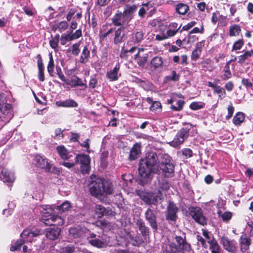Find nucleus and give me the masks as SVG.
Returning a JSON list of instances; mask_svg holds the SVG:
<instances>
[{"label": "nucleus", "instance_id": "1", "mask_svg": "<svg viewBox=\"0 0 253 253\" xmlns=\"http://www.w3.org/2000/svg\"><path fill=\"white\" fill-rule=\"evenodd\" d=\"M158 156L154 152H151L144 159H141L138 168L139 180L141 185H144L151 179L152 172L160 173L161 171L166 176H171L174 172V166L170 163V157L165 156L160 164H159Z\"/></svg>", "mask_w": 253, "mask_h": 253}, {"label": "nucleus", "instance_id": "2", "mask_svg": "<svg viewBox=\"0 0 253 253\" xmlns=\"http://www.w3.org/2000/svg\"><path fill=\"white\" fill-rule=\"evenodd\" d=\"M37 210L42 214L40 220L45 225L60 226L64 224V220L61 216L53 214V208L52 206L41 205L37 206Z\"/></svg>", "mask_w": 253, "mask_h": 253}, {"label": "nucleus", "instance_id": "3", "mask_svg": "<svg viewBox=\"0 0 253 253\" xmlns=\"http://www.w3.org/2000/svg\"><path fill=\"white\" fill-rule=\"evenodd\" d=\"M89 191L91 195L100 199L107 195L112 193L113 186L107 181L100 178H96L90 186Z\"/></svg>", "mask_w": 253, "mask_h": 253}, {"label": "nucleus", "instance_id": "4", "mask_svg": "<svg viewBox=\"0 0 253 253\" xmlns=\"http://www.w3.org/2000/svg\"><path fill=\"white\" fill-rule=\"evenodd\" d=\"M90 158L87 155L80 154L74 156L71 162L64 161L62 165L64 167L71 169L77 165H80V169L83 173H88L90 170Z\"/></svg>", "mask_w": 253, "mask_h": 253}, {"label": "nucleus", "instance_id": "5", "mask_svg": "<svg viewBox=\"0 0 253 253\" xmlns=\"http://www.w3.org/2000/svg\"><path fill=\"white\" fill-rule=\"evenodd\" d=\"M41 234V231L37 228L26 229L21 234V239L15 242L10 248L11 251L20 250L21 246L25 242H32L34 238Z\"/></svg>", "mask_w": 253, "mask_h": 253}, {"label": "nucleus", "instance_id": "6", "mask_svg": "<svg viewBox=\"0 0 253 253\" xmlns=\"http://www.w3.org/2000/svg\"><path fill=\"white\" fill-rule=\"evenodd\" d=\"M181 25H178L175 22L170 23L166 25L164 28L160 29V34L156 36V40L163 41L174 36L179 30Z\"/></svg>", "mask_w": 253, "mask_h": 253}, {"label": "nucleus", "instance_id": "7", "mask_svg": "<svg viewBox=\"0 0 253 253\" xmlns=\"http://www.w3.org/2000/svg\"><path fill=\"white\" fill-rule=\"evenodd\" d=\"M137 195L145 203L148 205H155L158 200L164 199V196L160 190L155 192H147L142 191H138Z\"/></svg>", "mask_w": 253, "mask_h": 253}, {"label": "nucleus", "instance_id": "8", "mask_svg": "<svg viewBox=\"0 0 253 253\" xmlns=\"http://www.w3.org/2000/svg\"><path fill=\"white\" fill-rule=\"evenodd\" d=\"M190 128L187 127L182 128L176 133L172 141L169 142L170 146L173 147H177L188 138Z\"/></svg>", "mask_w": 253, "mask_h": 253}, {"label": "nucleus", "instance_id": "9", "mask_svg": "<svg viewBox=\"0 0 253 253\" xmlns=\"http://www.w3.org/2000/svg\"><path fill=\"white\" fill-rule=\"evenodd\" d=\"M34 160L35 165L38 167L44 169L47 171L54 172L56 169L48 159L41 155H36Z\"/></svg>", "mask_w": 253, "mask_h": 253}, {"label": "nucleus", "instance_id": "10", "mask_svg": "<svg viewBox=\"0 0 253 253\" xmlns=\"http://www.w3.org/2000/svg\"><path fill=\"white\" fill-rule=\"evenodd\" d=\"M174 239L181 253H193L191 245L187 242L184 233H183L182 236L175 235Z\"/></svg>", "mask_w": 253, "mask_h": 253}, {"label": "nucleus", "instance_id": "11", "mask_svg": "<svg viewBox=\"0 0 253 253\" xmlns=\"http://www.w3.org/2000/svg\"><path fill=\"white\" fill-rule=\"evenodd\" d=\"M13 117L11 106L8 103L0 104V121L8 122Z\"/></svg>", "mask_w": 253, "mask_h": 253}, {"label": "nucleus", "instance_id": "12", "mask_svg": "<svg viewBox=\"0 0 253 253\" xmlns=\"http://www.w3.org/2000/svg\"><path fill=\"white\" fill-rule=\"evenodd\" d=\"M190 214L195 221L199 224L202 225L207 224V218L203 215L202 210L200 208H191L190 209Z\"/></svg>", "mask_w": 253, "mask_h": 253}, {"label": "nucleus", "instance_id": "13", "mask_svg": "<svg viewBox=\"0 0 253 253\" xmlns=\"http://www.w3.org/2000/svg\"><path fill=\"white\" fill-rule=\"evenodd\" d=\"M220 243L225 250L231 253H235L237 250V242L234 240L228 239L227 237H221Z\"/></svg>", "mask_w": 253, "mask_h": 253}, {"label": "nucleus", "instance_id": "14", "mask_svg": "<svg viewBox=\"0 0 253 253\" xmlns=\"http://www.w3.org/2000/svg\"><path fill=\"white\" fill-rule=\"evenodd\" d=\"M0 179L7 185L10 186L14 181L15 176L13 172L2 168L0 172Z\"/></svg>", "mask_w": 253, "mask_h": 253}, {"label": "nucleus", "instance_id": "15", "mask_svg": "<svg viewBox=\"0 0 253 253\" xmlns=\"http://www.w3.org/2000/svg\"><path fill=\"white\" fill-rule=\"evenodd\" d=\"M56 150L61 158L63 159L64 161L71 162V160L73 159L74 156L72 153L68 151L64 146L60 145L57 146Z\"/></svg>", "mask_w": 253, "mask_h": 253}, {"label": "nucleus", "instance_id": "16", "mask_svg": "<svg viewBox=\"0 0 253 253\" xmlns=\"http://www.w3.org/2000/svg\"><path fill=\"white\" fill-rule=\"evenodd\" d=\"M145 215L146 220L149 222L152 228L156 230L158 228V225L156 222V215L153 211L149 209L145 212Z\"/></svg>", "mask_w": 253, "mask_h": 253}, {"label": "nucleus", "instance_id": "17", "mask_svg": "<svg viewBox=\"0 0 253 253\" xmlns=\"http://www.w3.org/2000/svg\"><path fill=\"white\" fill-rule=\"evenodd\" d=\"M120 66L119 64H116L112 70H110L106 74L107 78L110 81H115L118 80L121 76L120 71Z\"/></svg>", "mask_w": 253, "mask_h": 253}, {"label": "nucleus", "instance_id": "18", "mask_svg": "<svg viewBox=\"0 0 253 253\" xmlns=\"http://www.w3.org/2000/svg\"><path fill=\"white\" fill-rule=\"evenodd\" d=\"M178 211V208L176 205L171 202H170L168 206V210L167 215V218L171 221H174L176 218V213Z\"/></svg>", "mask_w": 253, "mask_h": 253}, {"label": "nucleus", "instance_id": "19", "mask_svg": "<svg viewBox=\"0 0 253 253\" xmlns=\"http://www.w3.org/2000/svg\"><path fill=\"white\" fill-rule=\"evenodd\" d=\"M124 14L121 12L116 13L112 18V21L115 25L121 26L125 24L126 22L129 21L128 18H126Z\"/></svg>", "mask_w": 253, "mask_h": 253}, {"label": "nucleus", "instance_id": "20", "mask_svg": "<svg viewBox=\"0 0 253 253\" xmlns=\"http://www.w3.org/2000/svg\"><path fill=\"white\" fill-rule=\"evenodd\" d=\"M61 230L58 228H48L46 229V237L51 240L57 239L60 234Z\"/></svg>", "mask_w": 253, "mask_h": 253}, {"label": "nucleus", "instance_id": "21", "mask_svg": "<svg viewBox=\"0 0 253 253\" xmlns=\"http://www.w3.org/2000/svg\"><path fill=\"white\" fill-rule=\"evenodd\" d=\"M178 249L176 244L174 242H170L168 245L163 247V253H181Z\"/></svg>", "mask_w": 253, "mask_h": 253}, {"label": "nucleus", "instance_id": "22", "mask_svg": "<svg viewBox=\"0 0 253 253\" xmlns=\"http://www.w3.org/2000/svg\"><path fill=\"white\" fill-rule=\"evenodd\" d=\"M140 149L141 146L140 144L137 143L134 144L130 152L129 160H134L137 159L140 154Z\"/></svg>", "mask_w": 253, "mask_h": 253}, {"label": "nucleus", "instance_id": "23", "mask_svg": "<svg viewBox=\"0 0 253 253\" xmlns=\"http://www.w3.org/2000/svg\"><path fill=\"white\" fill-rule=\"evenodd\" d=\"M241 249L243 252L247 251L251 244L250 239L246 235H242L240 238Z\"/></svg>", "mask_w": 253, "mask_h": 253}, {"label": "nucleus", "instance_id": "24", "mask_svg": "<svg viewBox=\"0 0 253 253\" xmlns=\"http://www.w3.org/2000/svg\"><path fill=\"white\" fill-rule=\"evenodd\" d=\"M67 84L70 85L72 87L78 86H83L85 85L82 79L76 76H73L70 80H68Z\"/></svg>", "mask_w": 253, "mask_h": 253}, {"label": "nucleus", "instance_id": "25", "mask_svg": "<svg viewBox=\"0 0 253 253\" xmlns=\"http://www.w3.org/2000/svg\"><path fill=\"white\" fill-rule=\"evenodd\" d=\"M136 225L143 236L146 237L149 234L148 228L145 226L144 222L140 219L136 221Z\"/></svg>", "mask_w": 253, "mask_h": 253}, {"label": "nucleus", "instance_id": "26", "mask_svg": "<svg viewBox=\"0 0 253 253\" xmlns=\"http://www.w3.org/2000/svg\"><path fill=\"white\" fill-rule=\"evenodd\" d=\"M114 31L115 32L114 42L115 44H117L122 41L124 34L122 33V28L121 27L117 29H113Z\"/></svg>", "mask_w": 253, "mask_h": 253}, {"label": "nucleus", "instance_id": "27", "mask_svg": "<svg viewBox=\"0 0 253 253\" xmlns=\"http://www.w3.org/2000/svg\"><path fill=\"white\" fill-rule=\"evenodd\" d=\"M69 231L70 236L75 238L81 237L84 235V231L79 227L70 228Z\"/></svg>", "mask_w": 253, "mask_h": 253}, {"label": "nucleus", "instance_id": "28", "mask_svg": "<svg viewBox=\"0 0 253 253\" xmlns=\"http://www.w3.org/2000/svg\"><path fill=\"white\" fill-rule=\"evenodd\" d=\"M137 6L135 5H126L125 7V10L123 12L124 15L128 18L129 20H130L131 18V14L135 11L136 10Z\"/></svg>", "mask_w": 253, "mask_h": 253}, {"label": "nucleus", "instance_id": "29", "mask_svg": "<svg viewBox=\"0 0 253 253\" xmlns=\"http://www.w3.org/2000/svg\"><path fill=\"white\" fill-rule=\"evenodd\" d=\"M90 55V51L87 46H84L82 50L80 58V62L81 63L85 64L88 61Z\"/></svg>", "mask_w": 253, "mask_h": 253}, {"label": "nucleus", "instance_id": "30", "mask_svg": "<svg viewBox=\"0 0 253 253\" xmlns=\"http://www.w3.org/2000/svg\"><path fill=\"white\" fill-rule=\"evenodd\" d=\"M175 10L178 14L184 15L189 10V6L186 4L180 3L176 5Z\"/></svg>", "mask_w": 253, "mask_h": 253}, {"label": "nucleus", "instance_id": "31", "mask_svg": "<svg viewBox=\"0 0 253 253\" xmlns=\"http://www.w3.org/2000/svg\"><path fill=\"white\" fill-rule=\"evenodd\" d=\"M95 214L98 218H101L107 213L106 209L102 206L97 205L94 208Z\"/></svg>", "mask_w": 253, "mask_h": 253}, {"label": "nucleus", "instance_id": "32", "mask_svg": "<svg viewBox=\"0 0 253 253\" xmlns=\"http://www.w3.org/2000/svg\"><path fill=\"white\" fill-rule=\"evenodd\" d=\"M244 114L242 112H239L234 117L233 123L235 125L238 126L241 125L244 121Z\"/></svg>", "mask_w": 253, "mask_h": 253}, {"label": "nucleus", "instance_id": "33", "mask_svg": "<svg viewBox=\"0 0 253 253\" xmlns=\"http://www.w3.org/2000/svg\"><path fill=\"white\" fill-rule=\"evenodd\" d=\"M209 244L211 253H220V247L215 239H212V241L209 242Z\"/></svg>", "mask_w": 253, "mask_h": 253}, {"label": "nucleus", "instance_id": "34", "mask_svg": "<svg viewBox=\"0 0 253 253\" xmlns=\"http://www.w3.org/2000/svg\"><path fill=\"white\" fill-rule=\"evenodd\" d=\"M163 60L161 57H154L151 61V64L154 68H158L162 66Z\"/></svg>", "mask_w": 253, "mask_h": 253}, {"label": "nucleus", "instance_id": "35", "mask_svg": "<svg viewBox=\"0 0 253 253\" xmlns=\"http://www.w3.org/2000/svg\"><path fill=\"white\" fill-rule=\"evenodd\" d=\"M144 38V34L141 31H137L132 35V40L134 43H138L140 42Z\"/></svg>", "mask_w": 253, "mask_h": 253}, {"label": "nucleus", "instance_id": "36", "mask_svg": "<svg viewBox=\"0 0 253 253\" xmlns=\"http://www.w3.org/2000/svg\"><path fill=\"white\" fill-rule=\"evenodd\" d=\"M241 32V28L238 25H233L230 27L229 35L230 36H238Z\"/></svg>", "mask_w": 253, "mask_h": 253}, {"label": "nucleus", "instance_id": "37", "mask_svg": "<svg viewBox=\"0 0 253 253\" xmlns=\"http://www.w3.org/2000/svg\"><path fill=\"white\" fill-rule=\"evenodd\" d=\"M54 64L51 53L49 54V61L47 65V71L50 76H52L54 71Z\"/></svg>", "mask_w": 253, "mask_h": 253}, {"label": "nucleus", "instance_id": "38", "mask_svg": "<svg viewBox=\"0 0 253 253\" xmlns=\"http://www.w3.org/2000/svg\"><path fill=\"white\" fill-rule=\"evenodd\" d=\"M150 110L155 113L161 112L162 110L161 103L159 101H154L150 107Z\"/></svg>", "mask_w": 253, "mask_h": 253}, {"label": "nucleus", "instance_id": "39", "mask_svg": "<svg viewBox=\"0 0 253 253\" xmlns=\"http://www.w3.org/2000/svg\"><path fill=\"white\" fill-rule=\"evenodd\" d=\"M253 53V50L246 51L243 54L238 57V62L240 63H243L246 59L248 57H251Z\"/></svg>", "mask_w": 253, "mask_h": 253}, {"label": "nucleus", "instance_id": "40", "mask_svg": "<svg viewBox=\"0 0 253 253\" xmlns=\"http://www.w3.org/2000/svg\"><path fill=\"white\" fill-rule=\"evenodd\" d=\"M75 247L73 245H67L63 246L60 252L62 253H72L75 251Z\"/></svg>", "mask_w": 253, "mask_h": 253}, {"label": "nucleus", "instance_id": "41", "mask_svg": "<svg viewBox=\"0 0 253 253\" xmlns=\"http://www.w3.org/2000/svg\"><path fill=\"white\" fill-rule=\"evenodd\" d=\"M232 75L230 71L229 62L226 63L224 68L223 80H227L231 77Z\"/></svg>", "mask_w": 253, "mask_h": 253}, {"label": "nucleus", "instance_id": "42", "mask_svg": "<svg viewBox=\"0 0 253 253\" xmlns=\"http://www.w3.org/2000/svg\"><path fill=\"white\" fill-rule=\"evenodd\" d=\"M71 208V204L67 201L64 202L60 206L58 207L59 210L62 212L68 211Z\"/></svg>", "mask_w": 253, "mask_h": 253}, {"label": "nucleus", "instance_id": "43", "mask_svg": "<svg viewBox=\"0 0 253 253\" xmlns=\"http://www.w3.org/2000/svg\"><path fill=\"white\" fill-rule=\"evenodd\" d=\"M89 243L94 247L101 248L103 247L104 243L98 239H88Z\"/></svg>", "mask_w": 253, "mask_h": 253}, {"label": "nucleus", "instance_id": "44", "mask_svg": "<svg viewBox=\"0 0 253 253\" xmlns=\"http://www.w3.org/2000/svg\"><path fill=\"white\" fill-rule=\"evenodd\" d=\"M179 79V76L178 74L176 73L175 71H172L171 72V75L169 76H168L165 78V81L166 82L172 81H177Z\"/></svg>", "mask_w": 253, "mask_h": 253}, {"label": "nucleus", "instance_id": "45", "mask_svg": "<svg viewBox=\"0 0 253 253\" xmlns=\"http://www.w3.org/2000/svg\"><path fill=\"white\" fill-rule=\"evenodd\" d=\"M214 92L217 93L220 98H223L225 97L226 92L224 89L219 85L215 87Z\"/></svg>", "mask_w": 253, "mask_h": 253}, {"label": "nucleus", "instance_id": "46", "mask_svg": "<svg viewBox=\"0 0 253 253\" xmlns=\"http://www.w3.org/2000/svg\"><path fill=\"white\" fill-rule=\"evenodd\" d=\"M73 41L72 38L71 37L70 34H63L61 35L60 38V43L62 45H64L66 44V43L68 42Z\"/></svg>", "mask_w": 253, "mask_h": 253}, {"label": "nucleus", "instance_id": "47", "mask_svg": "<svg viewBox=\"0 0 253 253\" xmlns=\"http://www.w3.org/2000/svg\"><path fill=\"white\" fill-rule=\"evenodd\" d=\"M69 24L67 21H62L58 23L57 28L60 32H62L68 29Z\"/></svg>", "mask_w": 253, "mask_h": 253}, {"label": "nucleus", "instance_id": "48", "mask_svg": "<svg viewBox=\"0 0 253 253\" xmlns=\"http://www.w3.org/2000/svg\"><path fill=\"white\" fill-rule=\"evenodd\" d=\"M184 104V101L183 100H179L177 102V106H175L173 105H171L170 108L174 111H179L182 109Z\"/></svg>", "mask_w": 253, "mask_h": 253}, {"label": "nucleus", "instance_id": "49", "mask_svg": "<svg viewBox=\"0 0 253 253\" xmlns=\"http://www.w3.org/2000/svg\"><path fill=\"white\" fill-rule=\"evenodd\" d=\"M80 43L73 44L71 47V52L74 56H78L80 52Z\"/></svg>", "mask_w": 253, "mask_h": 253}, {"label": "nucleus", "instance_id": "50", "mask_svg": "<svg viewBox=\"0 0 253 253\" xmlns=\"http://www.w3.org/2000/svg\"><path fill=\"white\" fill-rule=\"evenodd\" d=\"M59 37H60V36L59 34L56 35L55 36V38L53 39L50 40L49 44H50V46L52 48L55 49L57 47L58 43L59 40Z\"/></svg>", "mask_w": 253, "mask_h": 253}, {"label": "nucleus", "instance_id": "51", "mask_svg": "<svg viewBox=\"0 0 253 253\" xmlns=\"http://www.w3.org/2000/svg\"><path fill=\"white\" fill-rule=\"evenodd\" d=\"M244 45V42L243 40H239L235 42L233 45L232 50H237L240 49Z\"/></svg>", "mask_w": 253, "mask_h": 253}, {"label": "nucleus", "instance_id": "52", "mask_svg": "<svg viewBox=\"0 0 253 253\" xmlns=\"http://www.w3.org/2000/svg\"><path fill=\"white\" fill-rule=\"evenodd\" d=\"M148 58V55L147 54H145L143 56L139 57L137 60V63L140 66H144L147 61Z\"/></svg>", "mask_w": 253, "mask_h": 253}, {"label": "nucleus", "instance_id": "53", "mask_svg": "<svg viewBox=\"0 0 253 253\" xmlns=\"http://www.w3.org/2000/svg\"><path fill=\"white\" fill-rule=\"evenodd\" d=\"M113 32V29L111 28L108 31H107L106 32H103L101 31H100L99 32V39L100 41L102 42L109 35H110L111 33H112Z\"/></svg>", "mask_w": 253, "mask_h": 253}, {"label": "nucleus", "instance_id": "54", "mask_svg": "<svg viewBox=\"0 0 253 253\" xmlns=\"http://www.w3.org/2000/svg\"><path fill=\"white\" fill-rule=\"evenodd\" d=\"M52 136L56 139L60 140L63 137V131L60 128H57L54 131Z\"/></svg>", "mask_w": 253, "mask_h": 253}, {"label": "nucleus", "instance_id": "55", "mask_svg": "<svg viewBox=\"0 0 253 253\" xmlns=\"http://www.w3.org/2000/svg\"><path fill=\"white\" fill-rule=\"evenodd\" d=\"M232 213L229 211H225L220 215L224 222L228 221L232 217Z\"/></svg>", "mask_w": 253, "mask_h": 253}, {"label": "nucleus", "instance_id": "56", "mask_svg": "<svg viewBox=\"0 0 253 253\" xmlns=\"http://www.w3.org/2000/svg\"><path fill=\"white\" fill-rule=\"evenodd\" d=\"M78 103L73 99L65 100V107H77Z\"/></svg>", "mask_w": 253, "mask_h": 253}, {"label": "nucleus", "instance_id": "57", "mask_svg": "<svg viewBox=\"0 0 253 253\" xmlns=\"http://www.w3.org/2000/svg\"><path fill=\"white\" fill-rule=\"evenodd\" d=\"M201 52L200 50L196 49L194 50L191 56V59L194 61H196L200 57Z\"/></svg>", "mask_w": 253, "mask_h": 253}, {"label": "nucleus", "instance_id": "58", "mask_svg": "<svg viewBox=\"0 0 253 253\" xmlns=\"http://www.w3.org/2000/svg\"><path fill=\"white\" fill-rule=\"evenodd\" d=\"M72 40H76L80 38L82 35L81 29L76 30L74 33L70 34Z\"/></svg>", "mask_w": 253, "mask_h": 253}, {"label": "nucleus", "instance_id": "59", "mask_svg": "<svg viewBox=\"0 0 253 253\" xmlns=\"http://www.w3.org/2000/svg\"><path fill=\"white\" fill-rule=\"evenodd\" d=\"M77 10L75 8H71L70 9L67 16L66 19L68 21H71L73 19L74 15L76 14Z\"/></svg>", "mask_w": 253, "mask_h": 253}, {"label": "nucleus", "instance_id": "60", "mask_svg": "<svg viewBox=\"0 0 253 253\" xmlns=\"http://www.w3.org/2000/svg\"><path fill=\"white\" fill-rule=\"evenodd\" d=\"M202 232L203 235L208 240V243L209 242L212 241V239H215L213 237L212 234L209 232L208 231L203 229Z\"/></svg>", "mask_w": 253, "mask_h": 253}, {"label": "nucleus", "instance_id": "61", "mask_svg": "<svg viewBox=\"0 0 253 253\" xmlns=\"http://www.w3.org/2000/svg\"><path fill=\"white\" fill-rule=\"evenodd\" d=\"M227 110L228 115L226 116V119L229 120L232 117L234 111V108L231 103H230V104L228 106Z\"/></svg>", "mask_w": 253, "mask_h": 253}, {"label": "nucleus", "instance_id": "62", "mask_svg": "<svg viewBox=\"0 0 253 253\" xmlns=\"http://www.w3.org/2000/svg\"><path fill=\"white\" fill-rule=\"evenodd\" d=\"M219 12L218 11L212 13L211 21L213 24H216L219 20Z\"/></svg>", "mask_w": 253, "mask_h": 253}, {"label": "nucleus", "instance_id": "63", "mask_svg": "<svg viewBox=\"0 0 253 253\" xmlns=\"http://www.w3.org/2000/svg\"><path fill=\"white\" fill-rule=\"evenodd\" d=\"M182 154L186 158H190L192 157L193 152L192 151L188 148H185L182 150Z\"/></svg>", "mask_w": 253, "mask_h": 253}, {"label": "nucleus", "instance_id": "64", "mask_svg": "<svg viewBox=\"0 0 253 253\" xmlns=\"http://www.w3.org/2000/svg\"><path fill=\"white\" fill-rule=\"evenodd\" d=\"M196 24V22L195 21H191L188 23L187 24L184 25L183 27L182 30L188 31L191 28H192L193 26H194Z\"/></svg>", "mask_w": 253, "mask_h": 253}]
</instances>
